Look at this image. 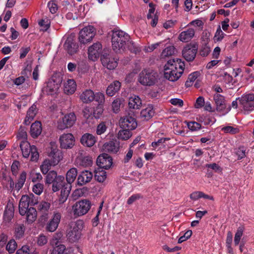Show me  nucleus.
<instances>
[{
  "label": "nucleus",
  "instance_id": "nucleus-2",
  "mask_svg": "<svg viewBox=\"0 0 254 254\" xmlns=\"http://www.w3.org/2000/svg\"><path fill=\"white\" fill-rule=\"evenodd\" d=\"M129 36L122 30L113 31L112 36V44L113 50L116 53L124 51L127 48L131 51L130 45L132 43L129 41Z\"/></svg>",
  "mask_w": 254,
  "mask_h": 254
},
{
  "label": "nucleus",
  "instance_id": "nucleus-30",
  "mask_svg": "<svg viewBox=\"0 0 254 254\" xmlns=\"http://www.w3.org/2000/svg\"><path fill=\"white\" fill-rule=\"evenodd\" d=\"M155 111L152 105H148L145 109H143L140 112V117L144 120H149L154 115Z\"/></svg>",
  "mask_w": 254,
  "mask_h": 254
},
{
  "label": "nucleus",
  "instance_id": "nucleus-7",
  "mask_svg": "<svg viewBox=\"0 0 254 254\" xmlns=\"http://www.w3.org/2000/svg\"><path fill=\"white\" fill-rule=\"evenodd\" d=\"M91 206V202L87 199L79 200L72 206L73 215L76 216H81L86 214Z\"/></svg>",
  "mask_w": 254,
  "mask_h": 254
},
{
  "label": "nucleus",
  "instance_id": "nucleus-52",
  "mask_svg": "<svg viewBox=\"0 0 254 254\" xmlns=\"http://www.w3.org/2000/svg\"><path fill=\"white\" fill-rule=\"evenodd\" d=\"M17 138L18 139L26 140L27 139V133L24 127H20L17 134Z\"/></svg>",
  "mask_w": 254,
  "mask_h": 254
},
{
  "label": "nucleus",
  "instance_id": "nucleus-46",
  "mask_svg": "<svg viewBox=\"0 0 254 254\" xmlns=\"http://www.w3.org/2000/svg\"><path fill=\"white\" fill-rule=\"evenodd\" d=\"M225 35V33L222 31L220 26L217 28V29L215 32L214 40L215 42H220L224 37Z\"/></svg>",
  "mask_w": 254,
  "mask_h": 254
},
{
  "label": "nucleus",
  "instance_id": "nucleus-62",
  "mask_svg": "<svg viewBox=\"0 0 254 254\" xmlns=\"http://www.w3.org/2000/svg\"><path fill=\"white\" fill-rule=\"evenodd\" d=\"M202 192L199 191H194L190 194V198L193 200H196L202 198Z\"/></svg>",
  "mask_w": 254,
  "mask_h": 254
},
{
  "label": "nucleus",
  "instance_id": "nucleus-53",
  "mask_svg": "<svg viewBox=\"0 0 254 254\" xmlns=\"http://www.w3.org/2000/svg\"><path fill=\"white\" fill-rule=\"evenodd\" d=\"M222 130L225 133H229L231 134H235L239 132V129L237 127H234L231 126L224 127L222 128Z\"/></svg>",
  "mask_w": 254,
  "mask_h": 254
},
{
  "label": "nucleus",
  "instance_id": "nucleus-33",
  "mask_svg": "<svg viewBox=\"0 0 254 254\" xmlns=\"http://www.w3.org/2000/svg\"><path fill=\"white\" fill-rule=\"evenodd\" d=\"M42 125L39 121L35 122L31 126L30 133L33 138L37 137L42 131Z\"/></svg>",
  "mask_w": 254,
  "mask_h": 254
},
{
  "label": "nucleus",
  "instance_id": "nucleus-42",
  "mask_svg": "<svg viewBox=\"0 0 254 254\" xmlns=\"http://www.w3.org/2000/svg\"><path fill=\"white\" fill-rule=\"evenodd\" d=\"M17 243L13 239L9 240L6 246V250L9 254L13 253L17 248Z\"/></svg>",
  "mask_w": 254,
  "mask_h": 254
},
{
  "label": "nucleus",
  "instance_id": "nucleus-20",
  "mask_svg": "<svg viewBox=\"0 0 254 254\" xmlns=\"http://www.w3.org/2000/svg\"><path fill=\"white\" fill-rule=\"evenodd\" d=\"M102 64L108 69H115L118 65V59L111 55H103L101 59Z\"/></svg>",
  "mask_w": 254,
  "mask_h": 254
},
{
  "label": "nucleus",
  "instance_id": "nucleus-29",
  "mask_svg": "<svg viewBox=\"0 0 254 254\" xmlns=\"http://www.w3.org/2000/svg\"><path fill=\"white\" fill-rule=\"evenodd\" d=\"M64 49L65 50H73V53H77L78 51V45L73 39L68 38L64 45Z\"/></svg>",
  "mask_w": 254,
  "mask_h": 254
},
{
  "label": "nucleus",
  "instance_id": "nucleus-31",
  "mask_svg": "<svg viewBox=\"0 0 254 254\" xmlns=\"http://www.w3.org/2000/svg\"><path fill=\"white\" fill-rule=\"evenodd\" d=\"M37 113V107L35 105L31 106L28 109L24 123L25 125H29Z\"/></svg>",
  "mask_w": 254,
  "mask_h": 254
},
{
  "label": "nucleus",
  "instance_id": "nucleus-27",
  "mask_svg": "<svg viewBox=\"0 0 254 254\" xmlns=\"http://www.w3.org/2000/svg\"><path fill=\"white\" fill-rule=\"evenodd\" d=\"M95 98L94 92L90 89L83 91L80 95V99L85 103L91 102Z\"/></svg>",
  "mask_w": 254,
  "mask_h": 254
},
{
  "label": "nucleus",
  "instance_id": "nucleus-6",
  "mask_svg": "<svg viewBox=\"0 0 254 254\" xmlns=\"http://www.w3.org/2000/svg\"><path fill=\"white\" fill-rule=\"evenodd\" d=\"M82 223L77 222L72 223L66 230V237L71 243L77 241L81 236Z\"/></svg>",
  "mask_w": 254,
  "mask_h": 254
},
{
  "label": "nucleus",
  "instance_id": "nucleus-49",
  "mask_svg": "<svg viewBox=\"0 0 254 254\" xmlns=\"http://www.w3.org/2000/svg\"><path fill=\"white\" fill-rule=\"evenodd\" d=\"M30 178L33 182H37L41 180L42 176L40 173L36 172L33 170L30 173Z\"/></svg>",
  "mask_w": 254,
  "mask_h": 254
},
{
  "label": "nucleus",
  "instance_id": "nucleus-17",
  "mask_svg": "<svg viewBox=\"0 0 254 254\" xmlns=\"http://www.w3.org/2000/svg\"><path fill=\"white\" fill-rule=\"evenodd\" d=\"M197 51V47L195 45H187L184 48L182 55L186 61L190 62L194 59Z\"/></svg>",
  "mask_w": 254,
  "mask_h": 254
},
{
  "label": "nucleus",
  "instance_id": "nucleus-16",
  "mask_svg": "<svg viewBox=\"0 0 254 254\" xmlns=\"http://www.w3.org/2000/svg\"><path fill=\"white\" fill-rule=\"evenodd\" d=\"M102 46L100 43L96 42L88 48V57L89 60L95 61L100 56L102 53Z\"/></svg>",
  "mask_w": 254,
  "mask_h": 254
},
{
  "label": "nucleus",
  "instance_id": "nucleus-36",
  "mask_svg": "<svg viewBox=\"0 0 254 254\" xmlns=\"http://www.w3.org/2000/svg\"><path fill=\"white\" fill-rule=\"evenodd\" d=\"M25 214L26 215V219L28 222H33L37 218V211L35 208L33 207L26 208Z\"/></svg>",
  "mask_w": 254,
  "mask_h": 254
},
{
  "label": "nucleus",
  "instance_id": "nucleus-55",
  "mask_svg": "<svg viewBox=\"0 0 254 254\" xmlns=\"http://www.w3.org/2000/svg\"><path fill=\"white\" fill-rule=\"evenodd\" d=\"M95 100L96 102L99 103L100 105H102L105 102V95L103 93L101 92H98L94 94Z\"/></svg>",
  "mask_w": 254,
  "mask_h": 254
},
{
  "label": "nucleus",
  "instance_id": "nucleus-3",
  "mask_svg": "<svg viewBox=\"0 0 254 254\" xmlns=\"http://www.w3.org/2000/svg\"><path fill=\"white\" fill-rule=\"evenodd\" d=\"M158 79L159 75L156 71L151 68H145L139 73L138 81L143 86H151L158 82Z\"/></svg>",
  "mask_w": 254,
  "mask_h": 254
},
{
  "label": "nucleus",
  "instance_id": "nucleus-28",
  "mask_svg": "<svg viewBox=\"0 0 254 254\" xmlns=\"http://www.w3.org/2000/svg\"><path fill=\"white\" fill-rule=\"evenodd\" d=\"M128 107L130 109H139L142 105L140 98L136 95H132L128 99Z\"/></svg>",
  "mask_w": 254,
  "mask_h": 254
},
{
  "label": "nucleus",
  "instance_id": "nucleus-40",
  "mask_svg": "<svg viewBox=\"0 0 254 254\" xmlns=\"http://www.w3.org/2000/svg\"><path fill=\"white\" fill-rule=\"evenodd\" d=\"M38 210L42 215L43 219L47 218V215L48 212V203L46 201L41 202L38 206Z\"/></svg>",
  "mask_w": 254,
  "mask_h": 254
},
{
  "label": "nucleus",
  "instance_id": "nucleus-45",
  "mask_svg": "<svg viewBox=\"0 0 254 254\" xmlns=\"http://www.w3.org/2000/svg\"><path fill=\"white\" fill-rule=\"evenodd\" d=\"M25 227L23 225H18L15 228V236L16 238L20 239L24 235Z\"/></svg>",
  "mask_w": 254,
  "mask_h": 254
},
{
  "label": "nucleus",
  "instance_id": "nucleus-9",
  "mask_svg": "<svg viewBox=\"0 0 254 254\" xmlns=\"http://www.w3.org/2000/svg\"><path fill=\"white\" fill-rule=\"evenodd\" d=\"M63 81V75L60 72L54 73L49 80V94H57Z\"/></svg>",
  "mask_w": 254,
  "mask_h": 254
},
{
  "label": "nucleus",
  "instance_id": "nucleus-38",
  "mask_svg": "<svg viewBox=\"0 0 254 254\" xmlns=\"http://www.w3.org/2000/svg\"><path fill=\"white\" fill-rule=\"evenodd\" d=\"M200 73L199 71H195L190 73L188 78L187 80L185 83L186 87H189L192 85L193 83L197 80V79L200 76Z\"/></svg>",
  "mask_w": 254,
  "mask_h": 254
},
{
  "label": "nucleus",
  "instance_id": "nucleus-48",
  "mask_svg": "<svg viewBox=\"0 0 254 254\" xmlns=\"http://www.w3.org/2000/svg\"><path fill=\"white\" fill-rule=\"evenodd\" d=\"M121 99L117 98L112 103V108L113 112L115 113L119 112L121 105Z\"/></svg>",
  "mask_w": 254,
  "mask_h": 254
},
{
  "label": "nucleus",
  "instance_id": "nucleus-43",
  "mask_svg": "<svg viewBox=\"0 0 254 254\" xmlns=\"http://www.w3.org/2000/svg\"><path fill=\"white\" fill-rule=\"evenodd\" d=\"M89 70L88 64L84 61L80 62L77 64V72L80 73H84Z\"/></svg>",
  "mask_w": 254,
  "mask_h": 254
},
{
  "label": "nucleus",
  "instance_id": "nucleus-11",
  "mask_svg": "<svg viewBox=\"0 0 254 254\" xmlns=\"http://www.w3.org/2000/svg\"><path fill=\"white\" fill-rule=\"evenodd\" d=\"M52 184V190L56 192L59 190L64 186V177L61 176H57V173L54 171L49 172V185Z\"/></svg>",
  "mask_w": 254,
  "mask_h": 254
},
{
  "label": "nucleus",
  "instance_id": "nucleus-57",
  "mask_svg": "<svg viewBox=\"0 0 254 254\" xmlns=\"http://www.w3.org/2000/svg\"><path fill=\"white\" fill-rule=\"evenodd\" d=\"M48 20L45 19H42L38 22L40 28V30L42 31H46L48 30Z\"/></svg>",
  "mask_w": 254,
  "mask_h": 254
},
{
  "label": "nucleus",
  "instance_id": "nucleus-25",
  "mask_svg": "<svg viewBox=\"0 0 254 254\" xmlns=\"http://www.w3.org/2000/svg\"><path fill=\"white\" fill-rule=\"evenodd\" d=\"M76 89V84L73 79H68L64 85V90L65 94H72Z\"/></svg>",
  "mask_w": 254,
  "mask_h": 254
},
{
  "label": "nucleus",
  "instance_id": "nucleus-61",
  "mask_svg": "<svg viewBox=\"0 0 254 254\" xmlns=\"http://www.w3.org/2000/svg\"><path fill=\"white\" fill-rule=\"evenodd\" d=\"M163 42H158L153 44L151 45L150 46H148L146 50L148 52H151L153 50H154L155 49H156L159 46H163Z\"/></svg>",
  "mask_w": 254,
  "mask_h": 254
},
{
  "label": "nucleus",
  "instance_id": "nucleus-39",
  "mask_svg": "<svg viewBox=\"0 0 254 254\" xmlns=\"http://www.w3.org/2000/svg\"><path fill=\"white\" fill-rule=\"evenodd\" d=\"M106 172L102 169L98 168L95 171V179L99 182H103L106 179Z\"/></svg>",
  "mask_w": 254,
  "mask_h": 254
},
{
  "label": "nucleus",
  "instance_id": "nucleus-44",
  "mask_svg": "<svg viewBox=\"0 0 254 254\" xmlns=\"http://www.w3.org/2000/svg\"><path fill=\"white\" fill-rule=\"evenodd\" d=\"M244 228L243 227H239L237 230V232L234 237V243L235 245H238L241 240V237L243 235Z\"/></svg>",
  "mask_w": 254,
  "mask_h": 254
},
{
  "label": "nucleus",
  "instance_id": "nucleus-37",
  "mask_svg": "<svg viewBox=\"0 0 254 254\" xmlns=\"http://www.w3.org/2000/svg\"><path fill=\"white\" fill-rule=\"evenodd\" d=\"M77 174V169L75 168H71L66 173V179L67 182L66 185H70L74 181Z\"/></svg>",
  "mask_w": 254,
  "mask_h": 254
},
{
  "label": "nucleus",
  "instance_id": "nucleus-24",
  "mask_svg": "<svg viewBox=\"0 0 254 254\" xmlns=\"http://www.w3.org/2000/svg\"><path fill=\"white\" fill-rule=\"evenodd\" d=\"M61 219V213L58 212H54L50 221H49V231L54 232L57 229Z\"/></svg>",
  "mask_w": 254,
  "mask_h": 254
},
{
  "label": "nucleus",
  "instance_id": "nucleus-22",
  "mask_svg": "<svg viewBox=\"0 0 254 254\" xmlns=\"http://www.w3.org/2000/svg\"><path fill=\"white\" fill-rule=\"evenodd\" d=\"M195 30L193 28H188L181 32L178 36V39L184 43L190 41L194 37Z\"/></svg>",
  "mask_w": 254,
  "mask_h": 254
},
{
  "label": "nucleus",
  "instance_id": "nucleus-13",
  "mask_svg": "<svg viewBox=\"0 0 254 254\" xmlns=\"http://www.w3.org/2000/svg\"><path fill=\"white\" fill-rule=\"evenodd\" d=\"M213 99L216 105V110L221 115H225L230 111L231 107L229 106L227 107L223 96L216 93L214 95Z\"/></svg>",
  "mask_w": 254,
  "mask_h": 254
},
{
  "label": "nucleus",
  "instance_id": "nucleus-19",
  "mask_svg": "<svg viewBox=\"0 0 254 254\" xmlns=\"http://www.w3.org/2000/svg\"><path fill=\"white\" fill-rule=\"evenodd\" d=\"M120 126L122 128L131 130L136 127L137 123L132 117L126 116L120 119Z\"/></svg>",
  "mask_w": 254,
  "mask_h": 254
},
{
  "label": "nucleus",
  "instance_id": "nucleus-58",
  "mask_svg": "<svg viewBox=\"0 0 254 254\" xmlns=\"http://www.w3.org/2000/svg\"><path fill=\"white\" fill-rule=\"evenodd\" d=\"M43 190V186L41 184L37 183L33 187V191L36 194L40 195Z\"/></svg>",
  "mask_w": 254,
  "mask_h": 254
},
{
  "label": "nucleus",
  "instance_id": "nucleus-47",
  "mask_svg": "<svg viewBox=\"0 0 254 254\" xmlns=\"http://www.w3.org/2000/svg\"><path fill=\"white\" fill-rule=\"evenodd\" d=\"M63 236V234L61 232H57L53 236L51 240V245L53 246L57 245L60 242V240Z\"/></svg>",
  "mask_w": 254,
  "mask_h": 254
},
{
  "label": "nucleus",
  "instance_id": "nucleus-32",
  "mask_svg": "<svg viewBox=\"0 0 254 254\" xmlns=\"http://www.w3.org/2000/svg\"><path fill=\"white\" fill-rule=\"evenodd\" d=\"M119 149V143L110 141L105 143L103 145V149L105 151L110 153H117Z\"/></svg>",
  "mask_w": 254,
  "mask_h": 254
},
{
  "label": "nucleus",
  "instance_id": "nucleus-23",
  "mask_svg": "<svg viewBox=\"0 0 254 254\" xmlns=\"http://www.w3.org/2000/svg\"><path fill=\"white\" fill-rule=\"evenodd\" d=\"M93 178V174L91 171L84 170L82 171L77 178V183L79 186H83L90 182Z\"/></svg>",
  "mask_w": 254,
  "mask_h": 254
},
{
  "label": "nucleus",
  "instance_id": "nucleus-12",
  "mask_svg": "<svg viewBox=\"0 0 254 254\" xmlns=\"http://www.w3.org/2000/svg\"><path fill=\"white\" fill-rule=\"evenodd\" d=\"M76 121V117L73 112L67 114L58 122L57 128L60 130L72 127Z\"/></svg>",
  "mask_w": 254,
  "mask_h": 254
},
{
  "label": "nucleus",
  "instance_id": "nucleus-15",
  "mask_svg": "<svg viewBox=\"0 0 254 254\" xmlns=\"http://www.w3.org/2000/svg\"><path fill=\"white\" fill-rule=\"evenodd\" d=\"M59 142L62 148L70 149L74 145L75 138L71 133H64L60 136Z\"/></svg>",
  "mask_w": 254,
  "mask_h": 254
},
{
  "label": "nucleus",
  "instance_id": "nucleus-21",
  "mask_svg": "<svg viewBox=\"0 0 254 254\" xmlns=\"http://www.w3.org/2000/svg\"><path fill=\"white\" fill-rule=\"evenodd\" d=\"M97 142V137L92 134L86 133L80 138L81 143L84 146L90 147Z\"/></svg>",
  "mask_w": 254,
  "mask_h": 254
},
{
  "label": "nucleus",
  "instance_id": "nucleus-5",
  "mask_svg": "<svg viewBox=\"0 0 254 254\" xmlns=\"http://www.w3.org/2000/svg\"><path fill=\"white\" fill-rule=\"evenodd\" d=\"M22 155L24 158H28L31 154V161H36L39 158V153L34 145H30L26 140H22L20 144Z\"/></svg>",
  "mask_w": 254,
  "mask_h": 254
},
{
  "label": "nucleus",
  "instance_id": "nucleus-50",
  "mask_svg": "<svg viewBox=\"0 0 254 254\" xmlns=\"http://www.w3.org/2000/svg\"><path fill=\"white\" fill-rule=\"evenodd\" d=\"M107 127L105 122H101L97 127L96 132L98 135L103 134L107 130Z\"/></svg>",
  "mask_w": 254,
  "mask_h": 254
},
{
  "label": "nucleus",
  "instance_id": "nucleus-34",
  "mask_svg": "<svg viewBox=\"0 0 254 254\" xmlns=\"http://www.w3.org/2000/svg\"><path fill=\"white\" fill-rule=\"evenodd\" d=\"M177 50L173 45H169L166 46L160 54L161 59L171 57L176 54Z\"/></svg>",
  "mask_w": 254,
  "mask_h": 254
},
{
  "label": "nucleus",
  "instance_id": "nucleus-41",
  "mask_svg": "<svg viewBox=\"0 0 254 254\" xmlns=\"http://www.w3.org/2000/svg\"><path fill=\"white\" fill-rule=\"evenodd\" d=\"M130 130H128L127 129L123 128V129L120 130L118 133V138L125 140L129 139L132 135Z\"/></svg>",
  "mask_w": 254,
  "mask_h": 254
},
{
  "label": "nucleus",
  "instance_id": "nucleus-63",
  "mask_svg": "<svg viewBox=\"0 0 254 254\" xmlns=\"http://www.w3.org/2000/svg\"><path fill=\"white\" fill-rule=\"evenodd\" d=\"M204 99L203 97L200 96L198 97L195 103V107L196 108H200L204 105Z\"/></svg>",
  "mask_w": 254,
  "mask_h": 254
},
{
  "label": "nucleus",
  "instance_id": "nucleus-51",
  "mask_svg": "<svg viewBox=\"0 0 254 254\" xmlns=\"http://www.w3.org/2000/svg\"><path fill=\"white\" fill-rule=\"evenodd\" d=\"M246 149L244 146L239 147L236 150V154L238 156V159H242L246 157Z\"/></svg>",
  "mask_w": 254,
  "mask_h": 254
},
{
  "label": "nucleus",
  "instance_id": "nucleus-54",
  "mask_svg": "<svg viewBox=\"0 0 254 254\" xmlns=\"http://www.w3.org/2000/svg\"><path fill=\"white\" fill-rule=\"evenodd\" d=\"M40 169L43 174L46 175L45 179V183L47 184L48 183V175H47L48 173V162L47 160L44 161L40 167Z\"/></svg>",
  "mask_w": 254,
  "mask_h": 254
},
{
  "label": "nucleus",
  "instance_id": "nucleus-18",
  "mask_svg": "<svg viewBox=\"0 0 254 254\" xmlns=\"http://www.w3.org/2000/svg\"><path fill=\"white\" fill-rule=\"evenodd\" d=\"M96 163L100 168L108 169L112 165L113 159L110 155L104 153L98 157Z\"/></svg>",
  "mask_w": 254,
  "mask_h": 254
},
{
  "label": "nucleus",
  "instance_id": "nucleus-14",
  "mask_svg": "<svg viewBox=\"0 0 254 254\" xmlns=\"http://www.w3.org/2000/svg\"><path fill=\"white\" fill-rule=\"evenodd\" d=\"M240 106L246 111L254 110V94L249 93L239 97Z\"/></svg>",
  "mask_w": 254,
  "mask_h": 254
},
{
  "label": "nucleus",
  "instance_id": "nucleus-60",
  "mask_svg": "<svg viewBox=\"0 0 254 254\" xmlns=\"http://www.w3.org/2000/svg\"><path fill=\"white\" fill-rule=\"evenodd\" d=\"M141 197V195L140 194H134L130 196L127 201V203L128 205L132 204L133 202H134L136 200L139 199Z\"/></svg>",
  "mask_w": 254,
  "mask_h": 254
},
{
  "label": "nucleus",
  "instance_id": "nucleus-26",
  "mask_svg": "<svg viewBox=\"0 0 254 254\" xmlns=\"http://www.w3.org/2000/svg\"><path fill=\"white\" fill-rule=\"evenodd\" d=\"M121 86V83L119 81H114L111 83L107 87L106 90V94L109 96H114L117 92H118Z\"/></svg>",
  "mask_w": 254,
  "mask_h": 254
},
{
  "label": "nucleus",
  "instance_id": "nucleus-1",
  "mask_svg": "<svg viewBox=\"0 0 254 254\" xmlns=\"http://www.w3.org/2000/svg\"><path fill=\"white\" fill-rule=\"evenodd\" d=\"M185 64L181 59H177L168 61L164 66V77L171 81H177L184 70Z\"/></svg>",
  "mask_w": 254,
  "mask_h": 254
},
{
  "label": "nucleus",
  "instance_id": "nucleus-4",
  "mask_svg": "<svg viewBox=\"0 0 254 254\" xmlns=\"http://www.w3.org/2000/svg\"><path fill=\"white\" fill-rule=\"evenodd\" d=\"M63 159V153L55 142L51 141L49 146V165L56 166Z\"/></svg>",
  "mask_w": 254,
  "mask_h": 254
},
{
  "label": "nucleus",
  "instance_id": "nucleus-59",
  "mask_svg": "<svg viewBox=\"0 0 254 254\" xmlns=\"http://www.w3.org/2000/svg\"><path fill=\"white\" fill-rule=\"evenodd\" d=\"M19 162L17 161H14L11 166V170L13 175L16 176L18 173Z\"/></svg>",
  "mask_w": 254,
  "mask_h": 254
},
{
  "label": "nucleus",
  "instance_id": "nucleus-8",
  "mask_svg": "<svg viewBox=\"0 0 254 254\" xmlns=\"http://www.w3.org/2000/svg\"><path fill=\"white\" fill-rule=\"evenodd\" d=\"M38 203L37 198L33 193L22 196L19 203V212L21 215H25L26 208L30 205H34Z\"/></svg>",
  "mask_w": 254,
  "mask_h": 254
},
{
  "label": "nucleus",
  "instance_id": "nucleus-56",
  "mask_svg": "<svg viewBox=\"0 0 254 254\" xmlns=\"http://www.w3.org/2000/svg\"><path fill=\"white\" fill-rule=\"evenodd\" d=\"M188 127L190 130L195 131L200 128L201 125L195 122H191L188 124Z\"/></svg>",
  "mask_w": 254,
  "mask_h": 254
},
{
  "label": "nucleus",
  "instance_id": "nucleus-64",
  "mask_svg": "<svg viewBox=\"0 0 254 254\" xmlns=\"http://www.w3.org/2000/svg\"><path fill=\"white\" fill-rule=\"evenodd\" d=\"M49 9L52 13L54 14L56 13L58 10L57 4L53 1L49 2Z\"/></svg>",
  "mask_w": 254,
  "mask_h": 254
},
{
  "label": "nucleus",
  "instance_id": "nucleus-35",
  "mask_svg": "<svg viewBox=\"0 0 254 254\" xmlns=\"http://www.w3.org/2000/svg\"><path fill=\"white\" fill-rule=\"evenodd\" d=\"M71 185H65L62 188L59 198V202L61 203H63L66 200L71 190Z\"/></svg>",
  "mask_w": 254,
  "mask_h": 254
},
{
  "label": "nucleus",
  "instance_id": "nucleus-10",
  "mask_svg": "<svg viewBox=\"0 0 254 254\" xmlns=\"http://www.w3.org/2000/svg\"><path fill=\"white\" fill-rule=\"evenodd\" d=\"M96 32L93 26L89 25L84 27L79 33L78 40L80 44H86L91 42Z\"/></svg>",
  "mask_w": 254,
  "mask_h": 254
}]
</instances>
